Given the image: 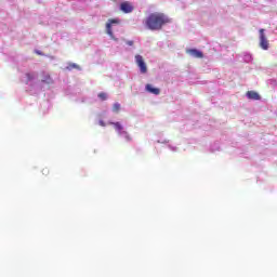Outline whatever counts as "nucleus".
<instances>
[{
	"label": "nucleus",
	"mask_w": 277,
	"mask_h": 277,
	"mask_svg": "<svg viewBox=\"0 0 277 277\" xmlns=\"http://www.w3.org/2000/svg\"><path fill=\"white\" fill-rule=\"evenodd\" d=\"M109 124H111L120 140H123L127 144H131L133 142V137H131V134L128 133V131L124 129V126H122L119 121H109Z\"/></svg>",
	"instance_id": "3"
},
{
	"label": "nucleus",
	"mask_w": 277,
	"mask_h": 277,
	"mask_svg": "<svg viewBox=\"0 0 277 277\" xmlns=\"http://www.w3.org/2000/svg\"><path fill=\"white\" fill-rule=\"evenodd\" d=\"M98 124H100V127H107V124H106L105 121H103V120H100V121H98Z\"/></svg>",
	"instance_id": "18"
},
{
	"label": "nucleus",
	"mask_w": 277,
	"mask_h": 277,
	"mask_svg": "<svg viewBox=\"0 0 277 277\" xmlns=\"http://www.w3.org/2000/svg\"><path fill=\"white\" fill-rule=\"evenodd\" d=\"M221 150V147H220V142H215L213 143L211 146H210V151L211 153H217Z\"/></svg>",
	"instance_id": "12"
},
{
	"label": "nucleus",
	"mask_w": 277,
	"mask_h": 277,
	"mask_svg": "<svg viewBox=\"0 0 277 277\" xmlns=\"http://www.w3.org/2000/svg\"><path fill=\"white\" fill-rule=\"evenodd\" d=\"M22 83L26 85V92L30 94H40L47 90V85L53 84V78L47 71H30L26 72L21 78Z\"/></svg>",
	"instance_id": "1"
},
{
	"label": "nucleus",
	"mask_w": 277,
	"mask_h": 277,
	"mask_svg": "<svg viewBox=\"0 0 277 277\" xmlns=\"http://www.w3.org/2000/svg\"><path fill=\"white\" fill-rule=\"evenodd\" d=\"M260 47L263 49V51H267L269 49V41L267 40V37H265V29H260Z\"/></svg>",
	"instance_id": "4"
},
{
	"label": "nucleus",
	"mask_w": 277,
	"mask_h": 277,
	"mask_svg": "<svg viewBox=\"0 0 277 277\" xmlns=\"http://www.w3.org/2000/svg\"><path fill=\"white\" fill-rule=\"evenodd\" d=\"M247 98L250 101H261V95L254 91H248L247 92Z\"/></svg>",
	"instance_id": "11"
},
{
	"label": "nucleus",
	"mask_w": 277,
	"mask_h": 277,
	"mask_svg": "<svg viewBox=\"0 0 277 277\" xmlns=\"http://www.w3.org/2000/svg\"><path fill=\"white\" fill-rule=\"evenodd\" d=\"M128 47H133V41H127Z\"/></svg>",
	"instance_id": "20"
},
{
	"label": "nucleus",
	"mask_w": 277,
	"mask_h": 277,
	"mask_svg": "<svg viewBox=\"0 0 277 277\" xmlns=\"http://www.w3.org/2000/svg\"><path fill=\"white\" fill-rule=\"evenodd\" d=\"M118 25V19H109L106 24V32L109 35L111 40H118L116 36H114V31L111 30V26Z\"/></svg>",
	"instance_id": "7"
},
{
	"label": "nucleus",
	"mask_w": 277,
	"mask_h": 277,
	"mask_svg": "<svg viewBox=\"0 0 277 277\" xmlns=\"http://www.w3.org/2000/svg\"><path fill=\"white\" fill-rule=\"evenodd\" d=\"M120 10L124 14H131V12H133V5H131V3H129V2H122L120 4Z\"/></svg>",
	"instance_id": "9"
},
{
	"label": "nucleus",
	"mask_w": 277,
	"mask_h": 277,
	"mask_svg": "<svg viewBox=\"0 0 277 277\" xmlns=\"http://www.w3.org/2000/svg\"><path fill=\"white\" fill-rule=\"evenodd\" d=\"M145 92H148V94H154V96H159V94H161V90L159 88H155V85L150 83L145 85Z\"/></svg>",
	"instance_id": "8"
},
{
	"label": "nucleus",
	"mask_w": 277,
	"mask_h": 277,
	"mask_svg": "<svg viewBox=\"0 0 277 277\" xmlns=\"http://www.w3.org/2000/svg\"><path fill=\"white\" fill-rule=\"evenodd\" d=\"M158 144H164L167 146V148H169V150H171V153H179V147L174 144H172L170 142V140H166V138H159L157 141Z\"/></svg>",
	"instance_id": "6"
},
{
	"label": "nucleus",
	"mask_w": 277,
	"mask_h": 277,
	"mask_svg": "<svg viewBox=\"0 0 277 277\" xmlns=\"http://www.w3.org/2000/svg\"><path fill=\"white\" fill-rule=\"evenodd\" d=\"M135 62L140 68L141 74L146 75V72H148V68L146 67V62H144V57H142V55L137 54L135 56Z\"/></svg>",
	"instance_id": "5"
},
{
	"label": "nucleus",
	"mask_w": 277,
	"mask_h": 277,
	"mask_svg": "<svg viewBox=\"0 0 277 277\" xmlns=\"http://www.w3.org/2000/svg\"><path fill=\"white\" fill-rule=\"evenodd\" d=\"M188 55L190 57H196L197 60H200L203 57L202 51L196 50V49H189L187 50Z\"/></svg>",
	"instance_id": "10"
},
{
	"label": "nucleus",
	"mask_w": 277,
	"mask_h": 277,
	"mask_svg": "<svg viewBox=\"0 0 277 277\" xmlns=\"http://www.w3.org/2000/svg\"><path fill=\"white\" fill-rule=\"evenodd\" d=\"M97 96H98V98H100L101 101H107V98H108V95H107V93H105V92L98 93Z\"/></svg>",
	"instance_id": "15"
},
{
	"label": "nucleus",
	"mask_w": 277,
	"mask_h": 277,
	"mask_svg": "<svg viewBox=\"0 0 277 277\" xmlns=\"http://www.w3.org/2000/svg\"><path fill=\"white\" fill-rule=\"evenodd\" d=\"M243 62H246V64H250V62H252V54H250V53H245V55H243Z\"/></svg>",
	"instance_id": "14"
},
{
	"label": "nucleus",
	"mask_w": 277,
	"mask_h": 277,
	"mask_svg": "<svg viewBox=\"0 0 277 277\" xmlns=\"http://www.w3.org/2000/svg\"><path fill=\"white\" fill-rule=\"evenodd\" d=\"M42 174H43L44 176L49 175V169H47V168L43 169V170H42Z\"/></svg>",
	"instance_id": "17"
},
{
	"label": "nucleus",
	"mask_w": 277,
	"mask_h": 277,
	"mask_svg": "<svg viewBox=\"0 0 277 277\" xmlns=\"http://www.w3.org/2000/svg\"><path fill=\"white\" fill-rule=\"evenodd\" d=\"M74 68H76L77 70H81V67H79V65H77L76 63H69L67 65V70H74Z\"/></svg>",
	"instance_id": "13"
},
{
	"label": "nucleus",
	"mask_w": 277,
	"mask_h": 277,
	"mask_svg": "<svg viewBox=\"0 0 277 277\" xmlns=\"http://www.w3.org/2000/svg\"><path fill=\"white\" fill-rule=\"evenodd\" d=\"M168 23V16L163 13H151L146 19V27L151 31H159Z\"/></svg>",
	"instance_id": "2"
},
{
	"label": "nucleus",
	"mask_w": 277,
	"mask_h": 277,
	"mask_svg": "<svg viewBox=\"0 0 277 277\" xmlns=\"http://www.w3.org/2000/svg\"><path fill=\"white\" fill-rule=\"evenodd\" d=\"M113 111L114 114H118V111H120V103H115L113 105Z\"/></svg>",
	"instance_id": "16"
},
{
	"label": "nucleus",
	"mask_w": 277,
	"mask_h": 277,
	"mask_svg": "<svg viewBox=\"0 0 277 277\" xmlns=\"http://www.w3.org/2000/svg\"><path fill=\"white\" fill-rule=\"evenodd\" d=\"M35 53H36L37 55H44V53H42V51H40V50H35Z\"/></svg>",
	"instance_id": "19"
}]
</instances>
